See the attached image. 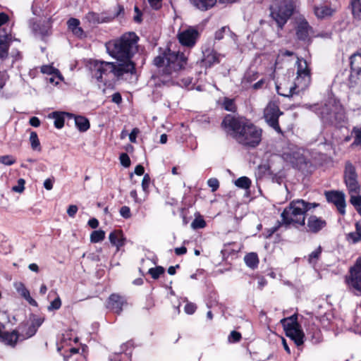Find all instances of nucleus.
<instances>
[{
	"label": "nucleus",
	"instance_id": "f257e3e1",
	"mask_svg": "<svg viewBox=\"0 0 361 361\" xmlns=\"http://www.w3.org/2000/svg\"><path fill=\"white\" fill-rule=\"evenodd\" d=\"M187 57L183 53L171 51L169 49L162 55L154 59V64L157 68V73L152 79L163 85H177L188 87L192 82L190 78L179 79L182 70L187 63Z\"/></svg>",
	"mask_w": 361,
	"mask_h": 361
},
{
	"label": "nucleus",
	"instance_id": "f03ea898",
	"mask_svg": "<svg viewBox=\"0 0 361 361\" xmlns=\"http://www.w3.org/2000/svg\"><path fill=\"white\" fill-rule=\"evenodd\" d=\"M222 125L232 130L234 137L242 145L255 147L261 141L262 130L246 119L228 115L223 120Z\"/></svg>",
	"mask_w": 361,
	"mask_h": 361
},
{
	"label": "nucleus",
	"instance_id": "7ed1b4c3",
	"mask_svg": "<svg viewBox=\"0 0 361 361\" xmlns=\"http://www.w3.org/2000/svg\"><path fill=\"white\" fill-rule=\"evenodd\" d=\"M135 71V64L133 62L118 63L95 61L92 67L93 78L104 85L114 78H121L125 74H133Z\"/></svg>",
	"mask_w": 361,
	"mask_h": 361
},
{
	"label": "nucleus",
	"instance_id": "20e7f679",
	"mask_svg": "<svg viewBox=\"0 0 361 361\" xmlns=\"http://www.w3.org/2000/svg\"><path fill=\"white\" fill-rule=\"evenodd\" d=\"M138 39L134 32L125 33L119 39L106 44L107 52L118 61H123V63L132 62L130 59L137 51Z\"/></svg>",
	"mask_w": 361,
	"mask_h": 361
},
{
	"label": "nucleus",
	"instance_id": "39448f33",
	"mask_svg": "<svg viewBox=\"0 0 361 361\" xmlns=\"http://www.w3.org/2000/svg\"><path fill=\"white\" fill-rule=\"evenodd\" d=\"M297 77L294 85L286 87L281 83L276 85L277 93L283 97H293L294 94H300L309 87L311 82L310 70L307 63L302 59L297 60Z\"/></svg>",
	"mask_w": 361,
	"mask_h": 361
},
{
	"label": "nucleus",
	"instance_id": "423d86ee",
	"mask_svg": "<svg viewBox=\"0 0 361 361\" xmlns=\"http://www.w3.org/2000/svg\"><path fill=\"white\" fill-rule=\"evenodd\" d=\"M319 206L317 203H310L302 200L292 201L284 209L281 214L282 221L285 224H294L295 226H304L305 221V213Z\"/></svg>",
	"mask_w": 361,
	"mask_h": 361
},
{
	"label": "nucleus",
	"instance_id": "0eeeda50",
	"mask_svg": "<svg viewBox=\"0 0 361 361\" xmlns=\"http://www.w3.org/2000/svg\"><path fill=\"white\" fill-rule=\"evenodd\" d=\"M309 106L321 117L324 122L334 123L342 121L344 117L342 106L334 98L329 99L321 106L314 104Z\"/></svg>",
	"mask_w": 361,
	"mask_h": 361
},
{
	"label": "nucleus",
	"instance_id": "6e6552de",
	"mask_svg": "<svg viewBox=\"0 0 361 361\" xmlns=\"http://www.w3.org/2000/svg\"><path fill=\"white\" fill-rule=\"evenodd\" d=\"M270 9L271 18L276 21L279 27L282 29L293 13V4L292 0H274Z\"/></svg>",
	"mask_w": 361,
	"mask_h": 361
},
{
	"label": "nucleus",
	"instance_id": "1a4fd4ad",
	"mask_svg": "<svg viewBox=\"0 0 361 361\" xmlns=\"http://www.w3.org/2000/svg\"><path fill=\"white\" fill-rule=\"evenodd\" d=\"M281 323L286 336L293 341L298 347L301 346L304 343L305 336L298 322V315L294 314L290 317L283 318L281 320Z\"/></svg>",
	"mask_w": 361,
	"mask_h": 361
},
{
	"label": "nucleus",
	"instance_id": "9d476101",
	"mask_svg": "<svg viewBox=\"0 0 361 361\" xmlns=\"http://www.w3.org/2000/svg\"><path fill=\"white\" fill-rule=\"evenodd\" d=\"M8 16L0 13V58L4 59L8 55V42L11 40V28L5 24L8 21Z\"/></svg>",
	"mask_w": 361,
	"mask_h": 361
},
{
	"label": "nucleus",
	"instance_id": "9b49d317",
	"mask_svg": "<svg viewBox=\"0 0 361 361\" xmlns=\"http://www.w3.org/2000/svg\"><path fill=\"white\" fill-rule=\"evenodd\" d=\"M345 282L348 288L361 295V265L355 263L350 268L348 274L345 276Z\"/></svg>",
	"mask_w": 361,
	"mask_h": 361
},
{
	"label": "nucleus",
	"instance_id": "f8f14e48",
	"mask_svg": "<svg viewBox=\"0 0 361 361\" xmlns=\"http://www.w3.org/2000/svg\"><path fill=\"white\" fill-rule=\"evenodd\" d=\"M281 114L279 106L274 102H270L264 111V117L266 122L279 133L281 132V128L278 119Z\"/></svg>",
	"mask_w": 361,
	"mask_h": 361
},
{
	"label": "nucleus",
	"instance_id": "ddd939ff",
	"mask_svg": "<svg viewBox=\"0 0 361 361\" xmlns=\"http://www.w3.org/2000/svg\"><path fill=\"white\" fill-rule=\"evenodd\" d=\"M351 73L350 75V87L361 86V54H354L350 58Z\"/></svg>",
	"mask_w": 361,
	"mask_h": 361
},
{
	"label": "nucleus",
	"instance_id": "4468645a",
	"mask_svg": "<svg viewBox=\"0 0 361 361\" xmlns=\"http://www.w3.org/2000/svg\"><path fill=\"white\" fill-rule=\"evenodd\" d=\"M283 159L290 163L294 167H300L305 162V158L301 150L294 145L289 146L281 155Z\"/></svg>",
	"mask_w": 361,
	"mask_h": 361
},
{
	"label": "nucleus",
	"instance_id": "2eb2a0df",
	"mask_svg": "<svg viewBox=\"0 0 361 361\" xmlns=\"http://www.w3.org/2000/svg\"><path fill=\"white\" fill-rule=\"evenodd\" d=\"M199 37V32L192 27L180 31L177 35L180 44L188 48H192L195 45Z\"/></svg>",
	"mask_w": 361,
	"mask_h": 361
},
{
	"label": "nucleus",
	"instance_id": "dca6fc26",
	"mask_svg": "<svg viewBox=\"0 0 361 361\" xmlns=\"http://www.w3.org/2000/svg\"><path fill=\"white\" fill-rule=\"evenodd\" d=\"M344 178L349 193L359 194L360 185L357 180V174L355 167L350 163L345 165Z\"/></svg>",
	"mask_w": 361,
	"mask_h": 361
},
{
	"label": "nucleus",
	"instance_id": "f3484780",
	"mask_svg": "<svg viewBox=\"0 0 361 361\" xmlns=\"http://www.w3.org/2000/svg\"><path fill=\"white\" fill-rule=\"evenodd\" d=\"M338 6L332 3H324L314 6V13L320 20L333 16L338 11Z\"/></svg>",
	"mask_w": 361,
	"mask_h": 361
},
{
	"label": "nucleus",
	"instance_id": "a211bd4d",
	"mask_svg": "<svg viewBox=\"0 0 361 361\" xmlns=\"http://www.w3.org/2000/svg\"><path fill=\"white\" fill-rule=\"evenodd\" d=\"M325 196L329 202L333 203L336 207L340 214H344L345 213V200L343 192L328 191L325 192Z\"/></svg>",
	"mask_w": 361,
	"mask_h": 361
},
{
	"label": "nucleus",
	"instance_id": "6ab92c4d",
	"mask_svg": "<svg viewBox=\"0 0 361 361\" xmlns=\"http://www.w3.org/2000/svg\"><path fill=\"white\" fill-rule=\"evenodd\" d=\"M126 303V302L123 297L119 295L112 294L109 298L106 307L112 312L120 314L122 312L123 306Z\"/></svg>",
	"mask_w": 361,
	"mask_h": 361
},
{
	"label": "nucleus",
	"instance_id": "aec40b11",
	"mask_svg": "<svg viewBox=\"0 0 361 361\" xmlns=\"http://www.w3.org/2000/svg\"><path fill=\"white\" fill-rule=\"evenodd\" d=\"M221 55L214 49H207L203 51V58L201 64L205 68H209L220 62Z\"/></svg>",
	"mask_w": 361,
	"mask_h": 361
},
{
	"label": "nucleus",
	"instance_id": "412c9836",
	"mask_svg": "<svg viewBox=\"0 0 361 361\" xmlns=\"http://www.w3.org/2000/svg\"><path fill=\"white\" fill-rule=\"evenodd\" d=\"M326 226V222L321 217L312 215L308 217L307 221V230L312 233H318Z\"/></svg>",
	"mask_w": 361,
	"mask_h": 361
},
{
	"label": "nucleus",
	"instance_id": "4be33fe9",
	"mask_svg": "<svg viewBox=\"0 0 361 361\" xmlns=\"http://www.w3.org/2000/svg\"><path fill=\"white\" fill-rule=\"evenodd\" d=\"M306 339L310 340L314 344L319 343L322 340L321 331L313 323L309 324L306 329Z\"/></svg>",
	"mask_w": 361,
	"mask_h": 361
},
{
	"label": "nucleus",
	"instance_id": "5701e85b",
	"mask_svg": "<svg viewBox=\"0 0 361 361\" xmlns=\"http://www.w3.org/2000/svg\"><path fill=\"white\" fill-rule=\"evenodd\" d=\"M67 118L71 119L73 118L75 121V125L76 128L80 132L87 131L90 127V124L89 120L82 116H76L75 114H67Z\"/></svg>",
	"mask_w": 361,
	"mask_h": 361
},
{
	"label": "nucleus",
	"instance_id": "b1692460",
	"mask_svg": "<svg viewBox=\"0 0 361 361\" xmlns=\"http://www.w3.org/2000/svg\"><path fill=\"white\" fill-rule=\"evenodd\" d=\"M312 32V27L309 25L307 21L305 19L300 20L297 27L298 37L300 39L305 40Z\"/></svg>",
	"mask_w": 361,
	"mask_h": 361
},
{
	"label": "nucleus",
	"instance_id": "393cba45",
	"mask_svg": "<svg viewBox=\"0 0 361 361\" xmlns=\"http://www.w3.org/2000/svg\"><path fill=\"white\" fill-rule=\"evenodd\" d=\"M109 240L112 245L116 247V250L118 251L124 245L126 239L121 231L116 230L110 233Z\"/></svg>",
	"mask_w": 361,
	"mask_h": 361
},
{
	"label": "nucleus",
	"instance_id": "a878e982",
	"mask_svg": "<svg viewBox=\"0 0 361 361\" xmlns=\"http://www.w3.org/2000/svg\"><path fill=\"white\" fill-rule=\"evenodd\" d=\"M14 287L18 294H20L30 305L35 307L37 306V302L30 296V291L26 288L23 283H15Z\"/></svg>",
	"mask_w": 361,
	"mask_h": 361
},
{
	"label": "nucleus",
	"instance_id": "bb28decb",
	"mask_svg": "<svg viewBox=\"0 0 361 361\" xmlns=\"http://www.w3.org/2000/svg\"><path fill=\"white\" fill-rule=\"evenodd\" d=\"M197 9L201 11H207L216 4L217 0H188Z\"/></svg>",
	"mask_w": 361,
	"mask_h": 361
},
{
	"label": "nucleus",
	"instance_id": "cd10ccee",
	"mask_svg": "<svg viewBox=\"0 0 361 361\" xmlns=\"http://www.w3.org/2000/svg\"><path fill=\"white\" fill-rule=\"evenodd\" d=\"M67 114H71L61 111H54L49 114L48 117L54 120V124L56 128L61 129L64 126V121L65 118H67Z\"/></svg>",
	"mask_w": 361,
	"mask_h": 361
},
{
	"label": "nucleus",
	"instance_id": "c85d7f7f",
	"mask_svg": "<svg viewBox=\"0 0 361 361\" xmlns=\"http://www.w3.org/2000/svg\"><path fill=\"white\" fill-rule=\"evenodd\" d=\"M68 29L73 32L74 35L78 37H82L85 34L82 29L80 27L79 20L71 18L67 22Z\"/></svg>",
	"mask_w": 361,
	"mask_h": 361
},
{
	"label": "nucleus",
	"instance_id": "c756f323",
	"mask_svg": "<svg viewBox=\"0 0 361 361\" xmlns=\"http://www.w3.org/2000/svg\"><path fill=\"white\" fill-rule=\"evenodd\" d=\"M244 261L247 267L251 269H255L259 264L257 255L255 252H250L244 257Z\"/></svg>",
	"mask_w": 361,
	"mask_h": 361
},
{
	"label": "nucleus",
	"instance_id": "7c9ffc66",
	"mask_svg": "<svg viewBox=\"0 0 361 361\" xmlns=\"http://www.w3.org/2000/svg\"><path fill=\"white\" fill-rule=\"evenodd\" d=\"M322 252V248L321 246H319L317 248H316L314 250H313L308 255V257H307V261H308L309 264H310L312 267H314L320 258Z\"/></svg>",
	"mask_w": 361,
	"mask_h": 361
},
{
	"label": "nucleus",
	"instance_id": "2f4dec72",
	"mask_svg": "<svg viewBox=\"0 0 361 361\" xmlns=\"http://www.w3.org/2000/svg\"><path fill=\"white\" fill-rule=\"evenodd\" d=\"M235 185L239 188L247 190L250 188L251 180L247 176H242L235 181Z\"/></svg>",
	"mask_w": 361,
	"mask_h": 361
},
{
	"label": "nucleus",
	"instance_id": "473e14b6",
	"mask_svg": "<svg viewBox=\"0 0 361 361\" xmlns=\"http://www.w3.org/2000/svg\"><path fill=\"white\" fill-rule=\"evenodd\" d=\"M352 13L355 18L361 17V0H350Z\"/></svg>",
	"mask_w": 361,
	"mask_h": 361
},
{
	"label": "nucleus",
	"instance_id": "72a5a7b5",
	"mask_svg": "<svg viewBox=\"0 0 361 361\" xmlns=\"http://www.w3.org/2000/svg\"><path fill=\"white\" fill-rule=\"evenodd\" d=\"M30 142L33 150L41 151L40 142L37 133L32 131L30 135Z\"/></svg>",
	"mask_w": 361,
	"mask_h": 361
},
{
	"label": "nucleus",
	"instance_id": "f704fd0d",
	"mask_svg": "<svg viewBox=\"0 0 361 361\" xmlns=\"http://www.w3.org/2000/svg\"><path fill=\"white\" fill-rule=\"evenodd\" d=\"M105 238V232L102 230L94 231L90 235V241L96 243L103 240Z\"/></svg>",
	"mask_w": 361,
	"mask_h": 361
},
{
	"label": "nucleus",
	"instance_id": "c9c22d12",
	"mask_svg": "<svg viewBox=\"0 0 361 361\" xmlns=\"http://www.w3.org/2000/svg\"><path fill=\"white\" fill-rule=\"evenodd\" d=\"M222 106L224 109L228 111H235L236 109V106L234 102V100L232 99H229L227 97H225L224 99Z\"/></svg>",
	"mask_w": 361,
	"mask_h": 361
},
{
	"label": "nucleus",
	"instance_id": "e433bc0d",
	"mask_svg": "<svg viewBox=\"0 0 361 361\" xmlns=\"http://www.w3.org/2000/svg\"><path fill=\"white\" fill-rule=\"evenodd\" d=\"M37 331V329L35 328L33 326H32V324H30L27 326V329L24 328L23 329H22L23 338L25 339L34 336Z\"/></svg>",
	"mask_w": 361,
	"mask_h": 361
},
{
	"label": "nucleus",
	"instance_id": "4c0bfd02",
	"mask_svg": "<svg viewBox=\"0 0 361 361\" xmlns=\"http://www.w3.org/2000/svg\"><path fill=\"white\" fill-rule=\"evenodd\" d=\"M63 80L62 75L60 73L59 71H56V73L50 75L49 78H47V80L52 84L58 85L61 81Z\"/></svg>",
	"mask_w": 361,
	"mask_h": 361
},
{
	"label": "nucleus",
	"instance_id": "58836bf2",
	"mask_svg": "<svg viewBox=\"0 0 361 361\" xmlns=\"http://www.w3.org/2000/svg\"><path fill=\"white\" fill-rule=\"evenodd\" d=\"M258 77V73L254 71H248L245 73L243 78V82H252L255 80Z\"/></svg>",
	"mask_w": 361,
	"mask_h": 361
},
{
	"label": "nucleus",
	"instance_id": "ea45409f",
	"mask_svg": "<svg viewBox=\"0 0 361 361\" xmlns=\"http://www.w3.org/2000/svg\"><path fill=\"white\" fill-rule=\"evenodd\" d=\"M148 272L154 279H157L164 272V269L162 267H156L149 269Z\"/></svg>",
	"mask_w": 361,
	"mask_h": 361
},
{
	"label": "nucleus",
	"instance_id": "a19ab883",
	"mask_svg": "<svg viewBox=\"0 0 361 361\" xmlns=\"http://www.w3.org/2000/svg\"><path fill=\"white\" fill-rule=\"evenodd\" d=\"M228 32H230L229 27L227 26L222 27L215 32L214 39L216 40H221L224 38V35Z\"/></svg>",
	"mask_w": 361,
	"mask_h": 361
},
{
	"label": "nucleus",
	"instance_id": "79ce46f5",
	"mask_svg": "<svg viewBox=\"0 0 361 361\" xmlns=\"http://www.w3.org/2000/svg\"><path fill=\"white\" fill-rule=\"evenodd\" d=\"M32 326L37 329L43 324L44 317L42 316L32 315L30 318Z\"/></svg>",
	"mask_w": 361,
	"mask_h": 361
},
{
	"label": "nucleus",
	"instance_id": "37998d69",
	"mask_svg": "<svg viewBox=\"0 0 361 361\" xmlns=\"http://www.w3.org/2000/svg\"><path fill=\"white\" fill-rule=\"evenodd\" d=\"M206 226L205 221L202 217H197L191 224V226L194 229L203 228Z\"/></svg>",
	"mask_w": 361,
	"mask_h": 361
},
{
	"label": "nucleus",
	"instance_id": "c03bdc74",
	"mask_svg": "<svg viewBox=\"0 0 361 361\" xmlns=\"http://www.w3.org/2000/svg\"><path fill=\"white\" fill-rule=\"evenodd\" d=\"M346 240L352 243H356L361 241V237L358 235L357 231L349 233L346 235Z\"/></svg>",
	"mask_w": 361,
	"mask_h": 361
},
{
	"label": "nucleus",
	"instance_id": "a18cd8bd",
	"mask_svg": "<svg viewBox=\"0 0 361 361\" xmlns=\"http://www.w3.org/2000/svg\"><path fill=\"white\" fill-rule=\"evenodd\" d=\"M61 306V300L59 297H57L55 300H54L50 305L48 306L47 310L49 311H53L59 310Z\"/></svg>",
	"mask_w": 361,
	"mask_h": 361
},
{
	"label": "nucleus",
	"instance_id": "49530a36",
	"mask_svg": "<svg viewBox=\"0 0 361 361\" xmlns=\"http://www.w3.org/2000/svg\"><path fill=\"white\" fill-rule=\"evenodd\" d=\"M353 133L355 134V140L353 145L361 146V128H355Z\"/></svg>",
	"mask_w": 361,
	"mask_h": 361
},
{
	"label": "nucleus",
	"instance_id": "de8ad7c7",
	"mask_svg": "<svg viewBox=\"0 0 361 361\" xmlns=\"http://www.w3.org/2000/svg\"><path fill=\"white\" fill-rule=\"evenodd\" d=\"M25 181L23 178L18 180V184L12 188V190L18 193H21L25 189Z\"/></svg>",
	"mask_w": 361,
	"mask_h": 361
},
{
	"label": "nucleus",
	"instance_id": "09e8293b",
	"mask_svg": "<svg viewBox=\"0 0 361 361\" xmlns=\"http://www.w3.org/2000/svg\"><path fill=\"white\" fill-rule=\"evenodd\" d=\"M59 70L53 67L50 65H44L41 68V71L44 74H47L48 75H52L54 73H56Z\"/></svg>",
	"mask_w": 361,
	"mask_h": 361
},
{
	"label": "nucleus",
	"instance_id": "8fccbe9b",
	"mask_svg": "<svg viewBox=\"0 0 361 361\" xmlns=\"http://www.w3.org/2000/svg\"><path fill=\"white\" fill-rule=\"evenodd\" d=\"M350 203L355 206L360 207L361 206V196L358 194L355 193H350Z\"/></svg>",
	"mask_w": 361,
	"mask_h": 361
},
{
	"label": "nucleus",
	"instance_id": "3c124183",
	"mask_svg": "<svg viewBox=\"0 0 361 361\" xmlns=\"http://www.w3.org/2000/svg\"><path fill=\"white\" fill-rule=\"evenodd\" d=\"M0 163L6 166H11L15 163V159L10 155L1 156L0 157Z\"/></svg>",
	"mask_w": 361,
	"mask_h": 361
},
{
	"label": "nucleus",
	"instance_id": "603ef678",
	"mask_svg": "<svg viewBox=\"0 0 361 361\" xmlns=\"http://www.w3.org/2000/svg\"><path fill=\"white\" fill-rule=\"evenodd\" d=\"M207 185L212 188V191H216L219 187V182L216 178H212L207 180Z\"/></svg>",
	"mask_w": 361,
	"mask_h": 361
},
{
	"label": "nucleus",
	"instance_id": "864d4df0",
	"mask_svg": "<svg viewBox=\"0 0 361 361\" xmlns=\"http://www.w3.org/2000/svg\"><path fill=\"white\" fill-rule=\"evenodd\" d=\"M120 161L124 167H128L130 165V159L126 153H122L120 155Z\"/></svg>",
	"mask_w": 361,
	"mask_h": 361
},
{
	"label": "nucleus",
	"instance_id": "5fc2aeb1",
	"mask_svg": "<svg viewBox=\"0 0 361 361\" xmlns=\"http://www.w3.org/2000/svg\"><path fill=\"white\" fill-rule=\"evenodd\" d=\"M197 309V306L195 304L192 302H188L185 306V312L188 314H192Z\"/></svg>",
	"mask_w": 361,
	"mask_h": 361
},
{
	"label": "nucleus",
	"instance_id": "6e6d98bb",
	"mask_svg": "<svg viewBox=\"0 0 361 361\" xmlns=\"http://www.w3.org/2000/svg\"><path fill=\"white\" fill-rule=\"evenodd\" d=\"M120 214L125 219H129L131 216L130 209L127 206H123L120 209Z\"/></svg>",
	"mask_w": 361,
	"mask_h": 361
},
{
	"label": "nucleus",
	"instance_id": "4d7b16f0",
	"mask_svg": "<svg viewBox=\"0 0 361 361\" xmlns=\"http://www.w3.org/2000/svg\"><path fill=\"white\" fill-rule=\"evenodd\" d=\"M241 338V335L240 333L235 331H233L229 337H228V340L230 342H238L240 341Z\"/></svg>",
	"mask_w": 361,
	"mask_h": 361
},
{
	"label": "nucleus",
	"instance_id": "13d9d810",
	"mask_svg": "<svg viewBox=\"0 0 361 361\" xmlns=\"http://www.w3.org/2000/svg\"><path fill=\"white\" fill-rule=\"evenodd\" d=\"M32 29L36 34H39L42 36H44L48 33V30L47 28L41 29L39 27V25L37 24L33 25Z\"/></svg>",
	"mask_w": 361,
	"mask_h": 361
},
{
	"label": "nucleus",
	"instance_id": "bf43d9fd",
	"mask_svg": "<svg viewBox=\"0 0 361 361\" xmlns=\"http://www.w3.org/2000/svg\"><path fill=\"white\" fill-rule=\"evenodd\" d=\"M150 183V178L148 174H145L142 181V188L144 191H147Z\"/></svg>",
	"mask_w": 361,
	"mask_h": 361
},
{
	"label": "nucleus",
	"instance_id": "052dcab7",
	"mask_svg": "<svg viewBox=\"0 0 361 361\" xmlns=\"http://www.w3.org/2000/svg\"><path fill=\"white\" fill-rule=\"evenodd\" d=\"M8 78V75L6 73V72H5V71L0 72V90L5 85Z\"/></svg>",
	"mask_w": 361,
	"mask_h": 361
},
{
	"label": "nucleus",
	"instance_id": "680f3d73",
	"mask_svg": "<svg viewBox=\"0 0 361 361\" xmlns=\"http://www.w3.org/2000/svg\"><path fill=\"white\" fill-rule=\"evenodd\" d=\"M78 207L76 205H70L67 209V214L71 217H74L78 212Z\"/></svg>",
	"mask_w": 361,
	"mask_h": 361
},
{
	"label": "nucleus",
	"instance_id": "e2e57ef3",
	"mask_svg": "<svg viewBox=\"0 0 361 361\" xmlns=\"http://www.w3.org/2000/svg\"><path fill=\"white\" fill-rule=\"evenodd\" d=\"M54 180L51 178H47L44 181V187L47 190H51L53 188Z\"/></svg>",
	"mask_w": 361,
	"mask_h": 361
},
{
	"label": "nucleus",
	"instance_id": "0e129e2a",
	"mask_svg": "<svg viewBox=\"0 0 361 361\" xmlns=\"http://www.w3.org/2000/svg\"><path fill=\"white\" fill-rule=\"evenodd\" d=\"M29 123L32 126L35 128L39 127L40 126L39 119L35 116L30 118Z\"/></svg>",
	"mask_w": 361,
	"mask_h": 361
},
{
	"label": "nucleus",
	"instance_id": "69168bd1",
	"mask_svg": "<svg viewBox=\"0 0 361 361\" xmlns=\"http://www.w3.org/2000/svg\"><path fill=\"white\" fill-rule=\"evenodd\" d=\"M122 97L119 92H116L112 95V102L118 104L121 102Z\"/></svg>",
	"mask_w": 361,
	"mask_h": 361
},
{
	"label": "nucleus",
	"instance_id": "338daca9",
	"mask_svg": "<svg viewBox=\"0 0 361 361\" xmlns=\"http://www.w3.org/2000/svg\"><path fill=\"white\" fill-rule=\"evenodd\" d=\"M150 6L154 9H158L161 6V0H148Z\"/></svg>",
	"mask_w": 361,
	"mask_h": 361
},
{
	"label": "nucleus",
	"instance_id": "774afa93",
	"mask_svg": "<svg viewBox=\"0 0 361 361\" xmlns=\"http://www.w3.org/2000/svg\"><path fill=\"white\" fill-rule=\"evenodd\" d=\"M88 225L92 228H96L99 226V221L97 219L93 218L89 220Z\"/></svg>",
	"mask_w": 361,
	"mask_h": 361
}]
</instances>
